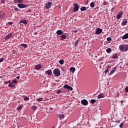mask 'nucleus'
<instances>
[{
  "instance_id": "1",
  "label": "nucleus",
  "mask_w": 128,
  "mask_h": 128,
  "mask_svg": "<svg viewBox=\"0 0 128 128\" xmlns=\"http://www.w3.org/2000/svg\"><path fill=\"white\" fill-rule=\"evenodd\" d=\"M119 48L120 52H126L128 50V44H120L119 46Z\"/></svg>"
},
{
  "instance_id": "2",
  "label": "nucleus",
  "mask_w": 128,
  "mask_h": 128,
  "mask_svg": "<svg viewBox=\"0 0 128 128\" xmlns=\"http://www.w3.org/2000/svg\"><path fill=\"white\" fill-rule=\"evenodd\" d=\"M53 74L56 76H60V71L58 68H56L54 70Z\"/></svg>"
},
{
  "instance_id": "3",
  "label": "nucleus",
  "mask_w": 128,
  "mask_h": 128,
  "mask_svg": "<svg viewBox=\"0 0 128 128\" xmlns=\"http://www.w3.org/2000/svg\"><path fill=\"white\" fill-rule=\"evenodd\" d=\"M74 12H78V10L79 8H80V6H78V4H76V3H74Z\"/></svg>"
},
{
  "instance_id": "4",
  "label": "nucleus",
  "mask_w": 128,
  "mask_h": 128,
  "mask_svg": "<svg viewBox=\"0 0 128 128\" xmlns=\"http://www.w3.org/2000/svg\"><path fill=\"white\" fill-rule=\"evenodd\" d=\"M52 2H48L45 4V8L46 10H48V8H50V6H52Z\"/></svg>"
},
{
  "instance_id": "5",
  "label": "nucleus",
  "mask_w": 128,
  "mask_h": 128,
  "mask_svg": "<svg viewBox=\"0 0 128 128\" xmlns=\"http://www.w3.org/2000/svg\"><path fill=\"white\" fill-rule=\"evenodd\" d=\"M18 6L20 8H27L28 6L22 4H18Z\"/></svg>"
},
{
  "instance_id": "6",
  "label": "nucleus",
  "mask_w": 128,
  "mask_h": 128,
  "mask_svg": "<svg viewBox=\"0 0 128 128\" xmlns=\"http://www.w3.org/2000/svg\"><path fill=\"white\" fill-rule=\"evenodd\" d=\"M102 32V29H100V28L96 29V34H100Z\"/></svg>"
},
{
  "instance_id": "7",
  "label": "nucleus",
  "mask_w": 128,
  "mask_h": 128,
  "mask_svg": "<svg viewBox=\"0 0 128 128\" xmlns=\"http://www.w3.org/2000/svg\"><path fill=\"white\" fill-rule=\"evenodd\" d=\"M81 104H82L83 106H88V102L86 100L84 99L82 100Z\"/></svg>"
},
{
  "instance_id": "8",
  "label": "nucleus",
  "mask_w": 128,
  "mask_h": 128,
  "mask_svg": "<svg viewBox=\"0 0 128 128\" xmlns=\"http://www.w3.org/2000/svg\"><path fill=\"white\" fill-rule=\"evenodd\" d=\"M116 67H114V68L111 70L109 74V76H112V74H114V72H116Z\"/></svg>"
},
{
  "instance_id": "9",
  "label": "nucleus",
  "mask_w": 128,
  "mask_h": 128,
  "mask_svg": "<svg viewBox=\"0 0 128 128\" xmlns=\"http://www.w3.org/2000/svg\"><path fill=\"white\" fill-rule=\"evenodd\" d=\"M122 16V12H120L118 13V14L116 15V18L118 20H120V18Z\"/></svg>"
},
{
  "instance_id": "10",
  "label": "nucleus",
  "mask_w": 128,
  "mask_h": 128,
  "mask_svg": "<svg viewBox=\"0 0 128 128\" xmlns=\"http://www.w3.org/2000/svg\"><path fill=\"white\" fill-rule=\"evenodd\" d=\"M12 36V33H10L4 38V40H10Z\"/></svg>"
},
{
  "instance_id": "11",
  "label": "nucleus",
  "mask_w": 128,
  "mask_h": 128,
  "mask_svg": "<svg viewBox=\"0 0 128 128\" xmlns=\"http://www.w3.org/2000/svg\"><path fill=\"white\" fill-rule=\"evenodd\" d=\"M111 68L112 66L110 65H108L106 70L104 72V74H106L108 72V70H110V68Z\"/></svg>"
},
{
  "instance_id": "12",
  "label": "nucleus",
  "mask_w": 128,
  "mask_h": 128,
  "mask_svg": "<svg viewBox=\"0 0 128 128\" xmlns=\"http://www.w3.org/2000/svg\"><path fill=\"white\" fill-rule=\"evenodd\" d=\"M128 24V20L124 19L122 23V26H126Z\"/></svg>"
},
{
  "instance_id": "13",
  "label": "nucleus",
  "mask_w": 128,
  "mask_h": 128,
  "mask_svg": "<svg viewBox=\"0 0 128 128\" xmlns=\"http://www.w3.org/2000/svg\"><path fill=\"white\" fill-rule=\"evenodd\" d=\"M28 22L26 21V20H24V19H22V20L20 22H19V24H27Z\"/></svg>"
},
{
  "instance_id": "14",
  "label": "nucleus",
  "mask_w": 128,
  "mask_h": 128,
  "mask_svg": "<svg viewBox=\"0 0 128 128\" xmlns=\"http://www.w3.org/2000/svg\"><path fill=\"white\" fill-rule=\"evenodd\" d=\"M56 34H58V36H60V34H64V32H62V30H58Z\"/></svg>"
},
{
  "instance_id": "15",
  "label": "nucleus",
  "mask_w": 128,
  "mask_h": 128,
  "mask_svg": "<svg viewBox=\"0 0 128 128\" xmlns=\"http://www.w3.org/2000/svg\"><path fill=\"white\" fill-rule=\"evenodd\" d=\"M14 2L15 4H22L24 2V0H14Z\"/></svg>"
},
{
  "instance_id": "16",
  "label": "nucleus",
  "mask_w": 128,
  "mask_h": 128,
  "mask_svg": "<svg viewBox=\"0 0 128 128\" xmlns=\"http://www.w3.org/2000/svg\"><path fill=\"white\" fill-rule=\"evenodd\" d=\"M104 98V94L103 93H101L98 96V98Z\"/></svg>"
},
{
  "instance_id": "17",
  "label": "nucleus",
  "mask_w": 128,
  "mask_h": 128,
  "mask_svg": "<svg viewBox=\"0 0 128 128\" xmlns=\"http://www.w3.org/2000/svg\"><path fill=\"white\" fill-rule=\"evenodd\" d=\"M0 18H4V12H0Z\"/></svg>"
},
{
  "instance_id": "18",
  "label": "nucleus",
  "mask_w": 128,
  "mask_h": 128,
  "mask_svg": "<svg viewBox=\"0 0 128 128\" xmlns=\"http://www.w3.org/2000/svg\"><path fill=\"white\" fill-rule=\"evenodd\" d=\"M34 68L36 70H40V69L42 68V65L38 64V65L35 66Z\"/></svg>"
},
{
  "instance_id": "19",
  "label": "nucleus",
  "mask_w": 128,
  "mask_h": 128,
  "mask_svg": "<svg viewBox=\"0 0 128 128\" xmlns=\"http://www.w3.org/2000/svg\"><path fill=\"white\" fill-rule=\"evenodd\" d=\"M118 58V54H114L112 56V58H114V60H117Z\"/></svg>"
},
{
  "instance_id": "20",
  "label": "nucleus",
  "mask_w": 128,
  "mask_h": 128,
  "mask_svg": "<svg viewBox=\"0 0 128 128\" xmlns=\"http://www.w3.org/2000/svg\"><path fill=\"white\" fill-rule=\"evenodd\" d=\"M126 38H128V33L125 34L124 35V36L122 37V40H126Z\"/></svg>"
},
{
  "instance_id": "21",
  "label": "nucleus",
  "mask_w": 128,
  "mask_h": 128,
  "mask_svg": "<svg viewBox=\"0 0 128 128\" xmlns=\"http://www.w3.org/2000/svg\"><path fill=\"white\" fill-rule=\"evenodd\" d=\"M46 74H48V76H51L52 75V70H49L46 72Z\"/></svg>"
},
{
  "instance_id": "22",
  "label": "nucleus",
  "mask_w": 128,
  "mask_h": 128,
  "mask_svg": "<svg viewBox=\"0 0 128 128\" xmlns=\"http://www.w3.org/2000/svg\"><path fill=\"white\" fill-rule=\"evenodd\" d=\"M66 34H62L61 36L60 40H66Z\"/></svg>"
},
{
  "instance_id": "23",
  "label": "nucleus",
  "mask_w": 128,
  "mask_h": 128,
  "mask_svg": "<svg viewBox=\"0 0 128 128\" xmlns=\"http://www.w3.org/2000/svg\"><path fill=\"white\" fill-rule=\"evenodd\" d=\"M70 72H76V68H74V67H71L70 68Z\"/></svg>"
},
{
  "instance_id": "24",
  "label": "nucleus",
  "mask_w": 128,
  "mask_h": 128,
  "mask_svg": "<svg viewBox=\"0 0 128 128\" xmlns=\"http://www.w3.org/2000/svg\"><path fill=\"white\" fill-rule=\"evenodd\" d=\"M58 117L59 118H60V120H62V118H64V114H58Z\"/></svg>"
},
{
  "instance_id": "25",
  "label": "nucleus",
  "mask_w": 128,
  "mask_h": 128,
  "mask_svg": "<svg viewBox=\"0 0 128 128\" xmlns=\"http://www.w3.org/2000/svg\"><path fill=\"white\" fill-rule=\"evenodd\" d=\"M31 108H32V110H38V106H31Z\"/></svg>"
},
{
  "instance_id": "26",
  "label": "nucleus",
  "mask_w": 128,
  "mask_h": 128,
  "mask_svg": "<svg viewBox=\"0 0 128 128\" xmlns=\"http://www.w3.org/2000/svg\"><path fill=\"white\" fill-rule=\"evenodd\" d=\"M106 52L108 54H110V52H112V48H108L106 50Z\"/></svg>"
},
{
  "instance_id": "27",
  "label": "nucleus",
  "mask_w": 128,
  "mask_h": 128,
  "mask_svg": "<svg viewBox=\"0 0 128 128\" xmlns=\"http://www.w3.org/2000/svg\"><path fill=\"white\" fill-rule=\"evenodd\" d=\"M9 88H14V83L12 82L10 84H8Z\"/></svg>"
},
{
  "instance_id": "28",
  "label": "nucleus",
  "mask_w": 128,
  "mask_h": 128,
  "mask_svg": "<svg viewBox=\"0 0 128 128\" xmlns=\"http://www.w3.org/2000/svg\"><path fill=\"white\" fill-rule=\"evenodd\" d=\"M80 10L82 12H84V10H86V7H82L80 8Z\"/></svg>"
},
{
  "instance_id": "29",
  "label": "nucleus",
  "mask_w": 128,
  "mask_h": 128,
  "mask_svg": "<svg viewBox=\"0 0 128 128\" xmlns=\"http://www.w3.org/2000/svg\"><path fill=\"white\" fill-rule=\"evenodd\" d=\"M94 4H95L94 2H92L90 3V6L91 8H94Z\"/></svg>"
},
{
  "instance_id": "30",
  "label": "nucleus",
  "mask_w": 128,
  "mask_h": 128,
  "mask_svg": "<svg viewBox=\"0 0 128 128\" xmlns=\"http://www.w3.org/2000/svg\"><path fill=\"white\" fill-rule=\"evenodd\" d=\"M78 42H80V41L78 40H76L75 41V43H74V46H78Z\"/></svg>"
},
{
  "instance_id": "31",
  "label": "nucleus",
  "mask_w": 128,
  "mask_h": 128,
  "mask_svg": "<svg viewBox=\"0 0 128 128\" xmlns=\"http://www.w3.org/2000/svg\"><path fill=\"white\" fill-rule=\"evenodd\" d=\"M21 46L24 48H28V45L26 44H21Z\"/></svg>"
},
{
  "instance_id": "32",
  "label": "nucleus",
  "mask_w": 128,
  "mask_h": 128,
  "mask_svg": "<svg viewBox=\"0 0 128 128\" xmlns=\"http://www.w3.org/2000/svg\"><path fill=\"white\" fill-rule=\"evenodd\" d=\"M59 64H64V60H59Z\"/></svg>"
},
{
  "instance_id": "33",
  "label": "nucleus",
  "mask_w": 128,
  "mask_h": 128,
  "mask_svg": "<svg viewBox=\"0 0 128 128\" xmlns=\"http://www.w3.org/2000/svg\"><path fill=\"white\" fill-rule=\"evenodd\" d=\"M12 82L13 84H18V80H16V79H14V80H12Z\"/></svg>"
},
{
  "instance_id": "34",
  "label": "nucleus",
  "mask_w": 128,
  "mask_h": 128,
  "mask_svg": "<svg viewBox=\"0 0 128 128\" xmlns=\"http://www.w3.org/2000/svg\"><path fill=\"white\" fill-rule=\"evenodd\" d=\"M43 98H38L36 100L37 102H42V100Z\"/></svg>"
},
{
  "instance_id": "35",
  "label": "nucleus",
  "mask_w": 128,
  "mask_h": 128,
  "mask_svg": "<svg viewBox=\"0 0 128 128\" xmlns=\"http://www.w3.org/2000/svg\"><path fill=\"white\" fill-rule=\"evenodd\" d=\"M90 102L92 104H94V102H96V100L94 99H92L90 100Z\"/></svg>"
},
{
  "instance_id": "36",
  "label": "nucleus",
  "mask_w": 128,
  "mask_h": 128,
  "mask_svg": "<svg viewBox=\"0 0 128 128\" xmlns=\"http://www.w3.org/2000/svg\"><path fill=\"white\" fill-rule=\"evenodd\" d=\"M11 82H12V81H10V80L5 82L6 84H10Z\"/></svg>"
},
{
  "instance_id": "37",
  "label": "nucleus",
  "mask_w": 128,
  "mask_h": 128,
  "mask_svg": "<svg viewBox=\"0 0 128 128\" xmlns=\"http://www.w3.org/2000/svg\"><path fill=\"white\" fill-rule=\"evenodd\" d=\"M30 100L28 97L25 96L24 98V100Z\"/></svg>"
},
{
  "instance_id": "38",
  "label": "nucleus",
  "mask_w": 128,
  "mask_h": 128,
  "mask_svg": "<svg viewBox=\"0 0 128 128\" xmlns=\"http://www.w3.org/2000/svg\"><path fill=\"white\" fill-rule=\"evenodd\" d=\"M69 86H68V84H66V85H64V88H69Z\"/></svg>"
},
{
  "instance_id": "39",
  "label": "nucleus",
  "mask_w": 128,
  "mask_h": 128,
  "mask_svg": "<svg viewBox=\"0 0 128 128\" xmlns=\"http://www.w3.org/2000/svg\"><path fill=\"white\" fill-rule=\"evenodd\" d=\"M68 90H72V88L70 86H69Z\"/></svg>"
},
{
  "instance_id": "40",
  "label": "nucleus",
  "mask_w": 128,
  "mask_h": 128,
  "mask_svg": "<svg viewBox=\"0 0 128 128\" xmlns=\"http://www.w3.org/2000/svg\"><path fill=\"white\" fill-rule=\"evenodd\" d=\"M107 40H108V42H110V40H112V38H110V37L108 38H107Z\"/></svg>"
},
{
  "instance_id": "41",
  "label": "nucleus",
  "mask_w": 128,
  "mask_h": 128,
  "mask_svg": "<svg viewBox=\"0 0 128 128\" xmlns=\"http://www.w3.org/2000/svg\"><path fill=\"white\" fill-rule=\"evenodd\" d=\"M122 126H124V122H122V123L120 124V128H122Z\"/></svg>"
},
{
  "instance_id": "42",
  "label": "nucleus",
  "mask_w": 128,
  "mask_h": 128,
  "mask_svg": "<svg viewBox=\"0 0 128 128\" xmlns=\"http://www.w3.org/2000/svg\"><path fill=\"white\" fill-rule=\"evenodd\" d=\"M125 92H128V86H126V88H125Z\"/></svg>"
},
{
  "instance_id": "43",
  "label": "nucleus",
  "mask_w": 128,
  "mask_h": 128,
  "mask_svg": "<svg viewBox=\"0 0 128 128\" xmlns=\"http://www.w3.org/2000/svg\"><path fill=\"white\" fill-rule=\"evenodd\" d=\"M4 58H0V62H4Z\"/></svg>"
},
{
  "instance_id": "44",
  "label": "nucleus",
  "mask_w": 128,
  "mask_h": 128,
  "mask_svg": "<svg viewBox=\"0 0 128 128\" xmlns=\"http://www.w3.org/2000/svg\"><path fill=\"white\" fill-rule=\"evenodd\" d=\"M22 106H20L18 108V110H22Z\"/></svg>"
},
{
  "instance_id": "45",
  "label": "nucleus",
  "mask_w": 128,
  "mask_h": 128,
  "mask_svg": "<svg viewBox=\"0 0 128 128\" xmlns=\"http://www.w3.org/2000/svg\"><path fill=\"white\" fill-rule=\"evenodd\" d=\"M60 92H62V90H58L57 94H60Z\"/></svg>"
},
{
  "instance_id": "46",
  "label": "nucleus",
  "mask_w": 128,
  "mask_h": 128,
  "mask_svg": "<svg viewBox=\"0 0 128 128\" xmlns=\"http://www.w3.org/2000/svg\"><path fill=\"white\" fill-rule=\"evenodd\" d=\"M116 124H120V120H117L116 121Z\"/></svg>"
},
{
  "instance_id": "47",
  "label": "nucleus",
  "mask_w": 128,
  "mask_h": 128,
  "mask_svg": "<svg viewBox=\"0 0 128 128\" xmlns=\"http://www.w3.org/2000/svg\"><path fill=\"white\" fill-rule=\"evenodd\" d=\"M88 4V0H86V1H85V4Z\"/></svg>"
},
{
  "instance_id": "48",
  "label": "nucleus",
  "mask_w": 128,
  "mask_h": 128,
  "mask_svg": "<svg viewBox=\"0 0 128 128\" xmlns=\"http://www.w3.org/2000/svg\"><path fill=\"white\" fill-rule=\"evenodd\" d=\"M1 2H2V4H4V2H6V0H2Z\"/></svg>"
},
{
  "instance_id": "49",
  "label": "nucleus",
  "mask_w": 128,
  "mask_h": 128,
  "mask_svg": "<svg viewBox=\"0 0 128 128\" xmlns=\"http://www.w3.org/2000/svg\"><path fill=\"white\" fill-rule=\"evenodd\" d=\"M8 24H9V26H12V22H8Z\"/></svg>"
},
{
  "instance_id": "50",
  "label": "nucleus",
  "mask_w": 128,
  "mask_h": 128,
  "mask_svg": "<svg viewBox=\"0 0 128 128\" xmlns=\"http://www.w3.org/2000/svg\"><path fill=\"white\" fill-rule=\"evenodd\" d=\"M14 10H16V12H18V8H14Z\"/></svg>"
},
{
  "instance_id": "51",
  "label": "nucleus",
  "mask_w": 128,
  "mask_h": 128,
  "mask_svg": "<svg viewBox=\"0 0 128 128\" xmlns=\"http://www.w3.org/2000/svg\"><path fill=\"white\" fill-rule=\"evenodd\" d=\"M20 76H17L16 78H17V80H20Z\"/></svg>"
},
{
  "instance_id": "52",
  "label": "nucleus",
  "mask_w": 128,
  "mask_h": 128,
  "mask_svg": "<svg viewBox=\"0 0 128 128\" xmlns=\"http://www.w3.org/2000/svg\"><path fill=\"white\" fill-rule=\"evenodd\" d=\"M74 34H76V32H78V30H76L74 31Z\"/></svg>"
},
{
  "instance_id": "53",
  "label": "nucleus",
  "mask_w": 128,
  "mask_h": 128,
  "mask_svg": "<svg viewBox=\"0 0 128 128\" xmlns=\"http://www.w3.org/2000/svg\"><path fill=\"white\" fill-rule=\"evenodd\" d=\"M120 96V93H118L116 96Z\"/></svg>"
},
{
  "instance_id": "54",
  "label": "nucleus",
  "mask_w": 128,
  "mask_h": 128,
  "mask_svg": "<svg viewBox=\"0 0 128 128\" xmlns=\"http://www.w3.org/2000/svg\"><path fill=\"white\" fill-rule=\"evenodd\" d=\"M104 6H106V2H104Z\"/></svg>"
},
{
  "instance_id": "55",
  "label": "nucleus",
  "mask_w": 128,
  "mask_h": 128,
  "mask_svg": "<svg viewBox=\"0 0 128 128\" xmlns=\"http://www.w3.org/2000/svg\"><path fill=\"white\" fill-rule=\"evenodd\" d=\"M112 10H114V8H112Z\"/></svg>"
}]
</instances>
